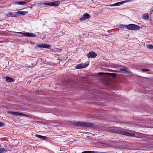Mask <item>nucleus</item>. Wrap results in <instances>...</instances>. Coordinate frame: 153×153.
Masks as SVG:
<instances>
[{
    "label": "nucleus",
    "mask_w": 153,
    "mask_h": 153,
    "mask_svg": "<svg viewBox=\"0 0 153 153\" xmlns=\"http://www.w3.org/2000/svg\"><path fill=\"white\" fill-rule=\"evenodd\" d=\"M72 125L73 126L82 127H91L93 126L94 124L90 123L83 122H75L72 123Z\"/></svg>",
    "instance_id": "nucleus-2"
},
{
    "label": "nucleus",
    "mask_w": 153,
    "mask_h": 153,
    "mask_svg": "<svg viewBox=\"0 0 153 153\" xmlns=\"http://www.w3.org/2000/svg\"><path fill=\"white\" fill-rule=\"evenodd\" d=\"M90 17V15L88 13H84L83 16L79 19L80 21H84Z\"/></svg>",
    "instance_id": "nucleus-9"
},
{
    "label": "nucleus",
    "mask_w": 153,
    "mask_h": 153,
    "mask_svg": "<svg viewBox=\"0 0 153 153\" xmlns=\"http://www.w3.org/2000/svg\"><path fill=\"white\" fill-rule=\"evenodd\" d=\"M140 27L134 24L128 25V29L131 30H139Z\"/></svg>",
    "instance_id": "nucleus-3"
},
{
    "label": "nucleus",
    "mask_w": 153,
    "mask_h": 153,
    "mask_svg": "<svg viewBox=\"0 0 153 153\" xmlns=\"http://www.w3.org/2000/svg\"><path fill=\"white\" fill-rule=\"evenodd\" d=\"M5 79L6 82H13L14 81L13 78L8 76L6 77Z\"/></svg>",
    "instance_id": "nucleus-14"
},
{
    "label": "nucleus",
    "mask_w": 153,
    "mask_h": 153,
    "mask_svg": "<svg viewBox=\"0 0 153 153\" xmlns=\"http://www.w3.org/2000/svg\"><path fill=\"white\" fill-rule=\"evenodd\" d=\"M150 70L149 69L147 68H144V69H142L141 71L143 72H147L149 71Z\"/></svg>",
    "instance_id": "nucleus-22"
},
{
    "label": "nucleus",
    "mask_w": 153,
    "mask_h": 153,
    "mask_svg": "<svg viewBox=\"0 0 153 153\" xmlns=\"http://www.w3.org/2000/svg\"><path fill=\"white\" fill-rule=\"evenodd\" d=\"M47 138V137L45 136H43L41 135L40 139H41L43 140H45Z\"/></svg>",
    "instance_id": "nucleus-25"
},
{
    "label": "nucleus",
    "mask_w": 153,
    "mask_h": 153,
    "mask_svg": "<svg viewBox=\"0 0 153 153\" xmlns=\"http://www.w3.org/2000/svg\"><path fill=\"white\" fill-rule=\"evenodd\" d=\"M119 71H125L127 73H130V71L128 70V68L125 67L120 68L119 69Z\"/></svg>",
    "instance_id": "nucleus-12"
},
{
    "label": "nucleus",
    "mask_w": 153,
    "mask_h": 153,
    "mask_svg": "<svg viewBox=\"0 0 153 153\" xmlns=\"http://www.w3.org/2000/svg\"><path fill=\"white\" fill-rule=\"evenodd\" d=\"M5 126V124L1 122H0V127H3Z\"/></svg>",
    "instance_id": "nucleus-27"
},
{
    "label": "nucleus",
    "mask_w": 153,
    "mask_h": 153,
    "mask_svg": "<svg viewBox=\"0 0 153 153\" xmlns=\"http://www.w3.org/2000/svg\"><path fill=\"white\" fill-rule=\"evenodd\" d=\"M0 153H2L0 151Z\"/></svg>",
    "instance_id": "nucleus-34"
},
{
    "label": "nucleus",
    "mask_w": 153,
    "mask_h": 153,
    "mask_svg": "<svg viewBox=\"0 0 153 153\" xmlns=\"http://www.w3.org/2000/svg\"><path fill=\"white\" fill-rule=\"evenodd\" d=\"M109 6H110V7H112L115 6V5H114V4H112L110 5H109Z\"/></svg>",
    "instance_id": "nucleus-31"
},
{
    "label": "nucleus",
    "mask_w": 153,
    "mask_h": 153,
    "mask_svg": "<svg viewBox=\"0 0 153 153\" xmlns=\"http://www.w3.org/2000/svg\"><path fill=\"white\" fill-rule=\"evenodd\" d=\"M131 1L130 0H125L115 3H114V5H115V6H119L125 3L131 2Z\"/></svg>",
    "instance_id": "nucleus-11"
},
{
    "label": "nucleus",
    "mask_w": 153,
    "mask_h": 153,
    "mask_svg": "<svg viewBox=\"0 0 153 153\" xmlns=\"http://www.w3.org/2000/svg\"><path fill=\"white\" fill-rule=\"evenodd\" d=\"M18 110L26 111H30L32 109L30 106H19Z\"/></svg>",
    "instance_id": "nucleus-4"
},
{
    "label": "nucleus",
    "mask_w": 153,
    "mask_h": 153,
    "mask_svg": "<svg viewBox=\"0 0 153 153\" xmlns=\"http://www.w3.org/2000/svg\"><path fill=\"white\" fill-rule=\"evenodd\" d=\"M143 19L145 20H147L149 18V15L148 13H145L143 14L142 16Z\"/></svg>",
    "instance_id": "nucleus-17"
},
{
    "label": "nucleus",
    "mask_w": 153,
    "mask_h": 153,
    "mask_svg": "<svg viewBox=\"0 0 153 153\" xmlns=\"http://www.w3.org/2000/svg\"><path fill=\"white\" fill-rule=\"evenodd\" d=\"M151 136L152 137V140H153V135H152Z\"/></svg>",
    "instance_id": "nucleus-33"
},
{
    "label": "nucleus",
    "mask_w": 153,
    "mask_h": 153,
    "mask_svg": "<svg viewBox=\"0 0 153 153\" xmlns=\"http://www.w3.org/2000/svg\"><path fill=\"white\" fill-rule=\"evenodd\" d=\"M13 33H18L21 34H22L23 36L29 37H36V35L33 33H31L29 32H25L23 33L22 32H13Z\"/></svg>",
    "instance_id": "nucleus-5"
},
{
    "label": "nucleus",
    "mask_w": 153,
    "mask_h": 153,
    "mask_svg": "<svg viewBox=\"0 0 153 153\" xmlns=\"http://www.w3.org/2000/svg\"><path fill=\"white\" fill-rule=\"evenodd\" d=\"M97 54L94 51L90 52L86 55L88 58H94L96 57Z\"/></svg>",
    "instance_id": "nucleus-10"
},
{
    "label": "nucleus",
    "mask_w": 153,
    "mask_h": 153,
    "mask_svg": "<svg viewBox=\"0 0 153 153\" xmlns=\"http://www.w3.org/2000/svg\"><path fill=\"white\" fill-rule=\"evenodd\" d=\"M60 4V1H58L51 2V6H58Z\"/></svg>",
    "instance_id": "nucleus-13"
},
{
    "label": "nucleus",
    "mask_w": 153,
    "mask_h": 153,
    "mask_svg": "<svg viewBox=\"0 0 153 153\" xmlns=\"http://www.w3.org/2000/svg\"><path fill=\"white\" fill-rule=\"evenodd\" d=\"M14 3L16 4L23 5H26V2L24 1H15L14 2Z\"/></svg>",
    "instance_id": "nucleus-15"
},
{
    "label": "nucleus",
    "mask_w": 153,
    "mask_h": 153,
    "mask_svg": "<svg viewBox=\"0 0 153 153\" xmlns=\"http://www.w3.org/2000/svg\"><path fill=\"white\" fill-rule=\"evenodd\" d=\"M97 74L99 76H102V75H105L106 74L105 73L103 72H99L97 73Z\"/></svg>",
    "instance_id": "nucleus-24"
},
{
    "label": "nucleus",
    "mask_w": 153,
    "mask_h": 153,
    "mask_svg": "<svg viewBox=\"0 0 153 153\" xmlns=\"http://www.w3.org/2000/svg\"><path fill=\"white\" fill-rule=\"evenodd\" d=\"M41 135H38V134H37L36 135H35V136L36 137H38V138H40V137H41Z\"/></svg>",
    "instance_id": "nucleus-29"
},
{
    "label": "nucleus",
    "mask_w": 153,
    "mask_h": 153,
    "mask_svg": "<svg viewBox=\"0 0 153 153\" xmlns=\"http://www.w3.org/2000/svg\"><path fill=\"white\" fill-rule=\"evenodd\" d=\"M97 152H94L93 151H86L82 152L81 153H98Z\"/></svg>",
    "instance_id": "nucleus-20"
},
{
    "label": "nucleus",
    "mask_w": 153,
    "mask_h": 153,
    "mask_svg": "<svg viewBox=\"0 0 153 153\" xmlns=\"http://www.w3.org/2000/svg\"><path fill=\"white\" fill-rule=\"evenodd\" d=\"M128 26L127 25H123L122 24H120L119 25L117 26L118 27H119L121 28L125 29L126 28L128 29Z\"/></svg>",
    "instance_id": "nucleus-16"
},
{
    "label": "nucleus",
    "mask_w": 153,
    "mask_h": 153,
    "mask_svg": "<svg viewBox=\"0 0 153 153\" xmlns=\"http://www.w3.org/2000/svg\"><path fill=\"white\" fill-rule=\"evenodd\" d=\"M91 102V104H94L95 105H101V104L98 103V102Z\"/></svg>",
    "instance_id": "nucleus-26"
},
{
    "label": "nucleus",
    "mask_w": 153,
    "mask_h": 153,
    "mask_svg": "<svg viewBox=\"0 0 153 153\" xmlns=\"http://www.w3.org/2000/svg\"><path fill=\"white\" fill-rule=\"evenodd\" d=\"M51 46L50 45H49L48 44L45 43H41L40 44H38L36 46V48H49Z\"/></svg>",
    "instance_id": "nucleus-8"
},
{
    "label": "nucleus",
    "mask_w": 153,
    "mask_h": 153,
    "mask_svg": "<svg viewBox=\"0 0 153 153\" xmlns=\"http://www.w3.org/2000/svg\"><path fill=\"white\" fill-rule=\"evenodd\" d=\"M28 13L27 11H18L16 13L18 14H21L22 15H25Z\"/></svg>",
    "instance_id": "nucleus-18"
},
{
    "label": "nucleus",
    "mask_w": 153,
    "mask_h": 153,
    "mask_svg": "<svg viewBox=\"0 0 153 153\" xmlns=\"http://www.w3.org/2000/svg\"><path fill=\"white\" fill-rule=\"evenodd\" d=\"M147 47L149 49H152L153 48V45H148Z\"/></svg>",
    "instance_id": "nucleus-23"
},
{
    "label": "nucleus",
    "mask_w": 153,
    "mask_h": 153,
    "mask_svg": "<svg viewBox=\"0 0 153 153\" xmlns=\"http://www.w3.org/2000/svg\"><path fill=\"white\" fill-rule=\"evenodd\" d=\"M110 130L115 133L121 134L123 135L127 136L134 137L135 134L128 132L119 130V128L116 127H111L110 128Z\"/></svg>",
    "instance_id": "nucleus-1"
},
{
    "label": "nucleus",
    "mask_w": 153,
    "mask_h": 153,
    "mask_svg": "<svg viewBox=\"0 0 153 153\" xmlns=\"http://www.w3.org/2000/svg\"><path fill=\"white\" fill-rule=\"evenodd\" d=\"M112 72H117V71H112Z\"/></svg>",
    "instance_id": "nucleus-32"
},
{
    "label": "nucleus",
    "mask_w": 153,
    "mask_h": 153,
    "mask_svg": "<svg viewBox=\"0 0 153 153\" xmlns=\"http://www.w3.org/2000/svg\"><path fill=\"white\" fill-rule=\"evenodd\" d=\"M5 151V149L4 148L0 149V151L2 153H3Z\"/></svg>",
    "instance_id": "nucleus-28"
},
{
    "label": "nucleus",
    "mask_w": 153,
    "mask_h": 153,
    "mask_svg": "<svg viewBox=\"0 0 153 153\" xmlns=\"http://www.w3.org/2000/svg\"><path fill=\"white\" fill-rule=\"evenodd\" d=\"M88 63H85L83 64L81 63L77 65L75 67L76 69H82L86 68L88 65Z\"/></svg>",
    "instance_id": "nucleus-7"
},
{
    "label": "nucleus",
    "mask_w": 153,
    "mask_h": 153,
    "mask_svg": "<svg viewBox=\"0 0 153 153\" xmlns=\"http://www.w3.org/2000/svg\"><path fill=\"white\" fill-rule=\"evenodd\" d=\"M67 1H70L69 0H67Z\"/></svg>",
    "instance_id": "nucleus-35"
},
{
    "label": "nucleus",
    "mask_w": 153,
    "mask_h": 153,
    "mask_svg": "<svg viewBox=\"0 0 153 153\" xmlns=\"http://www.w3.org/2000/svg\"><path fill=\"white\" fill-rule=\"evenodd\" d=\"M107 74L113 77H115L116 75V74L114 73H107Z\"/></svg>",
    "instance_id": "nucleus-21"
},
{
    "label": "nucleus",
    "mask_w": 153,
    "mask_h": 153,
    "mask_svg": "<svg viewBox=\"0 0 153 153\" xmlns=\"http://www.w3.org/2000/svg\"><path fill=\"white\" fill-rule=\"evenodd\" d=\"M9 14L10 15H11V16H14V15H13V13H9Z\"/></svg>",
    "instance_id": "nucleus-30"
},
{
    "label": "nucleus",
    "mask_w": 153,
    "mask_h": 153,
    "mask_svg": "<svg viewBox=\"0 0 153 153\" xmlns=\"http://www.w3.org/2000/svg\"><path fill=\"white\" fill-rule=\"evenodd\" d=\"M8 113L10 114H11L14 116H25V117H29V116L28 115L18 112L10 111H9Z\"/></svg>",
    "instance_id": "nucleus-6"
},
{
    "label": "nucleus",
    "mask_w": 153,
    "mask_h": 153,
    "mask_svg": "<svg viewBox=\"0 0 153 153\" xmlns=\"http://www.w3.org/2000/svg\"><path fill=\"white\" fill-rule=\"evenodd\" d=\"M40 4L41 5L44 4V5L51 6V2L49 3L46 2L44 3H42Z\"/></svg>",
    "instance_id": "nucleus-19"
}]
</instances>
